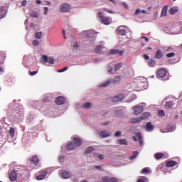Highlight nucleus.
Returning a JSON list of instances; mask_svg holds the SVG:
<instances>
[{
    "mask_svg": "<svg viewBox=\"0 0 182 182\" xmlns=\"http://www.w3.org/2000/svg\"><path fill=\"white\" fill-rule=\"evenodd\" d=\"M105 12H108V14H113V11L110 10H107V9H102Z\"/></svg>",
    "mask_w": 182,
    "mask_h": 182,
    "instance_id": "obj_55",
    "label": "nucleus"
},
{
    "mask_svg": "<svg viewBox=\"0 0 182 182\" xmlns=\"http://www.w3.org/2000/svg\"><path fill=\"white\" fill-rule=\"evenodd\" d=\"M141 12V11L140 9H136L134 14V15H139V14H140Z\"/></svg>",
    "mask_w": 182,
    "mask_h": 182,
    "instance_id": "obj_53",
    "label": "nucleus"
},
{
    "mask_svg": "<svg viewBox=\"0 0 182 182\" xmlns=\"http://www.w3.org/2000/svg\"><path fill=\"white\" fill-rule=\"evenodd\" d=\"M174 104H173V102L170 101V102H166L165 104V109H171V107H173Z\"/></svg>",
    "mask_w": 182,
    "mask_h": 182,
    "instance_id": "obj_27",
    "label": "nucleus"
},
{
    "mask_svg": "<svg viewBox=\"0 0 182 182\" xmlns=\"http://www.w3.org/2000/svg\"><path fill=\"white\" fill-rule=\"evenodd\" d=\"M49 101V99L48 98V97H46V98H44L43 100V103H46L47 102H48Z\"/></svg>",
    "mask_w": 182,
    "mask_h": 182,
    "instance_id": "obj_59",
    "label": "nucleus"
},
{
    "mask_svg": "<svg viewBox=\"0 0 182 182\" xmlns=\"http://www.w3.org/2000/svg\"><path fill=\"white\" fill-rule=\"evenodd\" d=\"M4 63H5V61H0V75L1 73H4Z\"/></svg>",
    "mask_w": 182,
    "mask_h": 182,
    "instance_id": "obj_35",
    "label": "nucleus"
},
{
    "mask_svg": "<svg viewBox=\"0 0 182 182\" xmlns=\"http://www.w3.org/2000/svg\"><path fill=\"white\" fill-rule=\"evenodd\" d=\"M146 132H153V130H154V126H153V124H151V122L146 123Z\"/></svg>",
    "mask_w": 182,
    "mask_h": 182,
    "instance_id": "obj_18",
    "label": "nucleus"
},
{
    "mask_svg": "<svg viewBox=\"0 0 182 182\" xmlns=\"http://www.w3.org/2000/svg\"><path fill=\"white\" fill-rule=\"evenodd\" d=\"M30 161L31 164H33V166H38V164H39V158H38L37 156H33L30 159Z\"/></svg>",
    "mask_w": 182,
    "mask_h": 182,
    "instance_id": "obj_13",
    "label": "nucleus"
},
{
    "mask_svg": "<svg viewBox=\"0 0 182 182\" xmlns=\"http://www.w3.org/2000/svg\"><path fill=\"white\" fill-rule=\"evenodd\" d=\"M154 157H155L156 160H160L161 159H163V157H164V154L156 153L154 154Z\"/></svg>",
    "mask_w": 182,
    "mask_h": 182,
    "instance_id": "obj_26",
    "label": "nucleus"
},
{
    "mask_svg": "<svg viewBox=\"0 0 182 182\" xmlns=\"http://www.w3.org/2000/svg\"><path fill=\"white\" fill-rule=\"evenodd\" d=\"M133 110H134V114L139 115V114H141V113H143L144 108H143V106L137 105L133 107Z\"/></svg>",
    "mask_w": 182,
    "mask_h": 182,
    "instance_id": "obj_6",
    "label": "nucleus"
},
{
    "mask_svg": "<svg viewBox=\"0 0 182 182\" xmlns=\"http://www.w3.org/2000/svg\"><path fill=\"white\" fill-rule=\"evenodd\" d=\"M5 58L6 55H5V53L2 52V51H0V62H5Z\"/></svg>",
    "mask_w": 182,
    "mask_h": 182,
    "instance_id": "obj_32",
    "label": "nucleus"
},
{
    "mask_svg": "<svg viewBox=\"0 0 182 182\" xmlns=\"http://www.w3.org/2000/svg\"><path fill=\"white\" fill-rule=\"evenodd\" d=\"M109 53L110 55H119V56H122L124 52L122 50L112 49L110 50Z\"/></svg>",
    "mask_w": 182,
    "mask_h": 182,
    "instance_id": "obj_17",
    "label": "nucleus"
},
{
    "mask_svg": "<svg viewBox=\"0 0 182 182\" xmlns=\"http://www.w3.org/2000/svg\"><path fill=\"white\" fill-rule=\"evenodd\" d=\"M168 71L166 70V68H160L157 71V75L158 77H160L161 79H163V77H166L167 76V73Z\"/></svg>",
    "mask_w": 182,
    "mask_h": 182,
    "instance_id": "obj_3",
    "label": "nucleus"
},
{
    "mask_svg": "<svg viewBox=\"0 0 182 182\" xmlns=\"http://www.w3.org/2000/svg\"><path fill=\"white\" fill-rule=\"evenodd\" d=\"M119 136H122V132L118 131L115 133V137H119Z\"/></svg>",
    "mask_w": 182,
    "mask_h": 182,
    "instance_id": "obj_52",
    "label": "nucleus"
},
{
    "mask_svg": "<svg viewBox=\"0 0 182 182\" xmlns=\"http://www.w3.org/2000/svg\"><path fill=\"white\" fill-rule=\"evenodd\" d=\"M91 107H92V103L90 102H86L83 105V107H85V109H90Z\"/></svg>",
    "mask_w": 182,
    "mask_h": 182,
    "instance_id": "obj_37",
    "label": "nucleus"
},
{
    "mask_svg": "<svg viewBox=\"0 0 182 182\" xmlns=\"http://www.w3.org/2000/svg\"><path fill=\"white\" fill-rule=\"evenodd\" d=\"M137 156H139V151H135L133 152V155L129 157L130 160H134V159H136V157H137Z\"/></svg>",
    "mask_w": 182,
    "mask_h": 182,
    "instance_id": "obj_33",
    "label": "nucleus"
},
{
    "mask_svg": "<svg viewBox=\"0 0 182 182\" xmlns=\"http://www.w3.org/2000/svg\"><path fill=\"white\" fill-rule=\"evenodd\" d=\"M48 175V171L46 170H41L38 172V176H36V180H43Z\"/></svg>",
    "mask_w": 182,
    "mask_h": 182,
    "instance_id": "obj_4",
    "label": "nucleus"
},
{
    "mask_svg": "<svg viewBox=\"0 0 182 182\" xmlns=\"http://www.w3.org/2000/svg\"><path fill=\"white\" fill-rule=\"evenodd\" d=\"M149 173H150V168H144L141 171V174H149Z\"/></svg>",
    "mask_w": 182,
    "mask_h": 182,
    "instance_id": "obj_31",
    "label": "nucleus"
},
{
    "mask_svg": "<svg viewBox=\"0 0 182 182\" xmlns=\"http://www.w3.org/2000/svg\"><path fill=\"white\" fill-rule=\"evenodd\" d=\"M30 76H35V75L38 74V71H29Z\"/></svg>",
    "mask_w": 182,
    "mask_h": 182,
    "instance_id": "obj_45",
    "label": "nucleus"
},
{
    "mask_svg": "<svg viewBox=\"0 0 182 182\" xmlns=\"http://www.w3.org/2000/svg\"><path fill=\"white\" fill-rule=\"evenodd\" d=\"M159 16V12L154 13L153 18L154 19H157V17Z\"/></svg>",
    "mask_w": 182,
    "mask_h": 182,
    "instance_id": "obj_54",
    "label": "nucleus"
},
{
    "mask_svg": "<svg viewBox=\"0 0 182 182\" xmlns=\"http://www.w3.org/2000/svg\"><path fill=\"white\" fill-rule=\"evenodd\" d=\"M168 6H164L163 8H162V10H161V16H167V9H168Z\"/></svg>",
    "mask_w": 182,
    "mask_h": 182,
    "instance_id": "obj_22",
    "label": "nucleus"
},
{
    "mask_svg": "<svg viewBox=\"0 0 182 182\" xmlns=\"http://www.w3.org/2000/svg\"><path fill=\"white\" fill-rule=\"evenodd\" d=\"M36 39H41L42 38V32H38L35 34Z\"/></svg>",
    "mask_w": 182,
    "mask_h": 182,
    "instance_id": "obj_38",
    "label": "nucleus"
},
{
    "mask_svg": "<svg viewBox=\"0 0 182 182\" xmlns=\"http://www.w3.org/2000/svg\"><path fill=\"white\" fill-rule=\"evenodd\" d=\"M30 16L31 18H38V13L32 12V13L30 14Z\"/></svg>",
    "mask_w": 182,
    "mask_h": 182,
    "instance_id": "obj_43",
    "label": "nucleus"
},
{
    "mask_svg": "<svg viewBox=\"0 0 182 182\" xmlns=\"http://www.w3.org/2000/svg\"><path fill=\"white\" fill-rule=\"evenodd\" d=\"M141 39H144L145 42H149V38L146 36L141 37Z\"/></svg>",
    "mask_w": 182,
    "mask_h": 182,
    "instance_id": "obj_57",
    "label": "nucleus"
},
{
    "mask_svg": "<svg viewBox=\"0 0 182 182\" xmlns=\"http://www.w3.org/2000/svg\"><path fill=\"white\" fill-rule=\"evenodd\" d=\"M95 168H97L98 170H100L102 168V167H100V166H95Z\"/></svg>",
    "mask_w": 182,
    "mask_h": 182,
    "instance_id": "obj_63",
    "label": "nucleus"
},
{
    "mask_svg": "<svg viewBox=\"0 0 182 182\" xmlns=\"http://www.w3.org/2000/svg\"><path fill=\"white\" fill-rule=\"evenodd\" d=\"M26 4H28V1L26 0H23L22 1V6H25V5H26Z\"/></svg>",
    "mask_w": 182,
    "mask_h": 182,
    "instance_id": "obj_60",
    "label": "nucleus"
},
{
    "mask_svg": "<svg viewBox=\"0 0 182 182\" xmlns=\"http://www.w3.org/2000/svg\"><path fill=\"white\" fill-rule=\"evenodd\" d=\"M97 159H99V160H103V159H105V156H103V154H99L97 156Z\"/></svg>",
    "mask_w": 182,
    "mask_h": 182,
    "instance_id": "obj_51",
    "label": "nucleus"
},
{
    "mask_svg": "<svg viewBox=\"0 0 182 182\" xmlns=\"http://www.w3.org/2000/svg\"><path fill=\"white\" fill-rule=\"evenodd\" d=\"M113 69H114L113 67H110L108 68V72L109 73H112V72H113Z\"/></svg>",
    "mask_w": 182,
    "mask_h": 182,
    "instance_id": "obj_58",
    "label": "nucleus"
},
{
    "mask_svg": "<svg viewBox=\"0 0 182 182\" xmlns=\"http://www.w3.org/2000/svg\"><path fill=\"white\" fill-rule=\"evenodd\" d=\"M98 18H100V22L104 25H110V23H112V18L105 16L102 11L98 13Z\"/></svg>",
    "mask_w": 182,
    "mask_h": 182,
    "instance_id": "obj_1",
    "label": "nucleus"
},
{
    "mask_svg": "<svg viewBox=\"0 0 182 182\" xmlns=\"http://www.w3.org/2000/svg\"><path fill=\"white\" fill-rule=\"evenodd\" d=\"M123 99H124V95L119 94L113 97L112 102L114 103H117V102H122V100H123Z\"/></svg>",
    "mask_w": 182,
    "mask_h": 182,
    "instance_id": "obj_10",
    "label": "nucleus"
},
{
    "mask_svg": "<svg viewBox=\"0 0 182 182\" xmlns=\"http://www.w3.org/2000/svg\"><path fill=\"white\" fill-rule=\"evenodd\" d=\"M58 160L60 163H63V160H65V156H60L58 157Z\"/></svg>",
    "mask_w": 182,
    "mask_h": 182,
    "instance_id": "obj_50",
    "label": "nucleus"
},
{
    "mask_svg": "<svg viewBox=\"0 0 182 182\" xmlns=\"http://www.w3.org/2000/svg\"><path fill=\"white\" fill-rule=\"evenodd\" d=\"M77 48H79V45L77 44V43H74L73 44L74 50H77Z\"/></svg>",
    "mask_w": 182,
    "mask_h": 182,
    "instance_id": "obj_48",
    "label": "nucleus"
},
{
    "mask_svg": "<svg viewBox=\"0 0 182 182\" xmlns=\"http://www.w3.org/2000/svg\"><path fill=\"white\" fill-rule=\"evenodd\" d=\"M60 12H69L70 11V6L68 4H63L60 6Z\"/></svg>",
    "mask_w": 182,
    "mask_h": 182,
    "instance_id": "obj_7",
    "label": "nucleus"
},
{
    "mask_svg": "<svg viewBox=\"0 0 182 182\" xmlns=\"http://www.w3.org/2000/svg\"><path fill=\"white\" fill-rule=\"evenodd\" d=\"M101 51H102V47H101V46L97 47V48H96V50H95L96 53H100Z\"/></svg>",
    "mask_w": 182,
    "mask_h": 182,
    "instance_id": "obj_46",
    "label": "nucleus"
},
{
    "mask_svg": "<svg viewBox=\"0 0 182 182\" xmlns=\"http://www.w3.org/2000/svg\"><path fill=\"white\" fill-rule=\"evenodd\" d=\"M98 134L102 139H106V137H109L110 136V133L106 130L100 131L98 132Z\"/></svg>",
    "mask_w": 182,
    "mask_h": 182,
    "instance_id": "obj_9",
    "label": "nucleus"
},
{
    "mask_svg": "<svg viewBox=\"0 0 182 182\" xmlns=\"http://www.w3.org/2000/svg\"><path fill=\"white\" fill-rule=\"evenodd\" d=\"M163 58V52L161 50H157L156 53L154 55V59H161Z\"/></svg>",
    "mask_w": 182,
    "mask_h": 182,
    "instance_id": "obj_20",
    "label": "nucleus"
},
{
    "mask_svg": "<svg viewBox=\"0 0 182 182\" xmlns=\"http://www.w3.org/2000/svg\"><path fill=\"white\" fill-rule=\"evenodd\" d=\"M124 28H127V27L124 26H120L119 27L117 28V31L119 35H122V36L126 35L127 32Z\"/></svg>",
    "mask_w": 182,
    "mask_h": 182,
    "instance_id": "obj_11",
    "label": "nucleus"
},
{
    "mask_svg": "<svg viewBox=\"0 0 182 182\" xmlns=\"http://www.w3.org/2000/svg\"><path fill=\"white\" fill-rule=\"evenodd\" d=\"M56 105H60L65 103V98L63 97H58L55 100Z\"/></svg>",
    "mask_w": 182,
    "mask_h": 182,
    "instance_id": "obj_14",
    "label": "nucleus"
},
{
    "mask_svg": "<svg viewBox=\"0 0 182 182\" xmlns=\"http://www.w3.org/2000/svg\"><path fill=\"white\" fill-rule=\"evenodd\" d=\"M137 182H149V178L146 176H141L138 180Z\"/></svg>",
    "mask_w": 182,
    "mask_h": 182,
    "instance_id": "obj_29",
    "label": "nucleus"
},
{
    "mask_svg": "<svg viewBox=\"0 0 182 182\" xmlns=\"http://www.w3.org/2000/svg\"><path fill=\"white\" fill-rule=\"evenodd\" d=\"M102 182H117V179L114 178H109L107 176H105L102 179Z\"/></svg>",
    "mask_w": 182,
    "mask_h": 182,
    "instance_id": "obj_19",
    "label": "nucleus"
},
{
    "mask_svg": "<svg viewBox=\"0 0 182 182\" xmlns=\"http://www.w3.org/2000/svg\"><path fill=\"white\" fill-rule=\"evenodd\" d=\"M140 122H141V119L140 117L132 118L130 119V123L137 124L140 123Z\"/></svg>",
    "mask_w": 182,
    "mask_h": 182,
    "instance_id": "obj_25",
    "label": "nucleus"
},
{
    "mask_svg": "<svg viewBox=\"0 0 182 182\" xmlns=\"http://www.w3.org/2000/svg\"><path fill=\"white\" fill-rule=\"evenodd\" d=\"M178 12V8L177 7H172L169 10L170 15H174V14H177Z\"/></svg>",
    "mask_w": 182,
    "mask_h": 182,
    "instance_id": "obj_24",
    "label": "nucleus"
},
{
    "mask_svg": "<svg viewBox=\"0 0 182 182\" xmlns=\"http://www.w3.org/2000/svg\"><path fill=\"white\" fill-rule=\"evenodd\" d=\"M33 46H38V45H39V41H38L36 39L33 40Z\"/></svg>",
    "mask_w": 182,
    "mask_h": 182,
    "instance_id": "obj_47",
    "label": "nucleus"
},
{
    "mask_svg": "<svg viewBox=\"0 0 182 182\" xmlns=\"http://www.w3.org/2000/svg\"><path fill=\"white\" fill-rule=\"evenodd\" d=\"M9 133H10L11 137H14L15 136V129H14L13 127H11L9 130Z\"/></svg>",
    "mask_w": 182,
    "mask_h": 182,
    "instance_id": "obj_36",
    "label": "nucleus"
},
{
    "mask_svg": "<svg viewBox=\"0 0 182 182\" xmlns=\"http://www.w3.org/2000/svg\"><path fill=\"white\" fill-rule=\"evenodd\" d=\"M118 144H123L124 146H127V141L126 139H118Z\"/></svg>",
    "mask_w": 182,
    "mask_h": 182,
    "instance_id": "obj_30",
    "label": "nucleus"
},
{
    "mask_svg": "<svg viewBox=\"0 0 182 182\" xmlns=\"http://www.w3.org/2000/svg\"><path fill=\"white\" fill-rule=\"evenodd\" d=\"M123 64L122 63H119L117 65H115L114 67V71L117 72V70H119V69H121V68H122Z\"/></svg>",
    "mask_w": 182,
    "mask_h": 182,
    "instance_id": "obj_34",
    "label": "nucleus"
},
{
    "mask_svg": "<svg viewBox=\"0 0 182 182\" xmlns=\"http://www.w3.org/2000/svg\"><path fill=\"white\" fill-rule=\"evenodd\" d=\"M41 0H36V4H37V5H39L41 4Z\"/></svg>",
    "mask_w": 182,
    "mask_h": 182,
    "instance_id": "obj_64",
    "label": "nucleus"
},
{
    "mask_svg": "<svg viewBox=\"0 0 182 182\" xmlns=\"http://www.w3.org/2000/svg\"><path fill=\"white\" fill-rule=\"evenodd\" d=\"M48 60H49V58H48L47 55H43L41 58V63H48Z\"/></svg>",
    "mask_w": 182,
    "mask_h": 182,
    "instance_id": "obj_28",
    "label": "nucleus"
},
{
    "mask_svg": "<svg viewBox=\"0 0 182 182\" xmlns=\"http://www.w3.org/2000/svg\"><path fill=\"white\" fill-rule=\"evenodd\" d=\"M9 178L11 181H16L18 178V173L16 171L13 170L10 172Z\"/></svg>",
    "mask_w": 182,
    "mask_h": 182,
    "instance_id": "obj_8",
    "label": "nucleus"
},
{
    "mask_svg": "<svg viewBox=\"0 0 182 182\" xmlns=\"http://www.w3.org/2000/svg\"><path fill=\"white\" fill-rule=\"evenodd\" d=\"M122 5H123V6H124V8H126L127 9L129 8V7L127 6V4L126 3H123Z\"/></svg>",
    "mask_w": 182,
    "mask_h": 182,
    "instance_id": "obj_62",
    "label": "nucleus"
},
{
    "mask_svg": "<svg viewBox=\"0 0 182 182\" xmlns=\"http://www.w3.org/2000/svg\"><path fill=\"white\" fill-rule=\"evenodd\" d=\"M48 7H44V11H45L44 15H46V14H48Z\"/></svg>",
    "mask_w": 182,
    "mask_h": 182,
    "instance_id": "obj_61",
    "label": "nucleus"
},
{
    "mask_svg": "<svg viewBox=\"0 0 182 182\" xmlns=\"http://www.w3.org/2000/svg\"><path fill=\"white\" fill-rule=\"evenodd\" d=\"M150 116H151L149 112H144L141 117H140V119L141 120H146V119H149V117H150Z\"/></svg>",
    "mask_w": 182,
    "mask_h": 182,
    "instance_id": "obj_21",
    "label": "nucleus"
},
{
    "mask_svg": "<svg viewBox=\"0 0 182 182\" xmlns=\"http://www.w3.org/2000/svg\"><path fill=\"white\" fill-rule=\"evenodd\" d=\"M66 149L68 151H70L72 150H75V149H76V146L73 142H70L67 144Z\"/></svg>",
    "mask_w": 182,
    "mask_h": 182,
    "instance_id": "obj_16",
    "label": "nucleus"
},
{
    "mask_svg": "<svg viewBox=\"0 0 182 182\" xmlns=\"http://www.w3.org/2000/svg\"><path fill=\"white\" fill-rule=\"evenodd\" d=\"M174 56H176V53H169L166 54L167 58H174Z\"/></svg>",
    "mask_w": 182,
    "mask_h": 182,
    "instance_id": "obj_44",
    "label": "nucleus"
},
{
    "mask_svg": "<svg viewBox=\"0 0 182 182\" xmlns=\"http://www.w3.org/2000/svg\"><path fill=\"white\" fill-rule=\"evenodd\" d=\"M121 79H122V76L117 75L114 78L112 81L108 80L101 84L100 86L101 87H107V86H109V85H110L112 82L114 83V85H116V83H119V82H120Z\"/></svg>",
    "mask_w": 182,
    "mask_h": 182,
    "instance_id": "obj_2",
    "label": "nucleus"
},
{
    "mask_svg": "<svg viewBox=\"0 0 182 182\" xmlns=\"http://www.w3.org/2000/svg\"><path fill=\"white\" fill-rule=\"evenodd\" d=\"M73 144L75 146V147H79L82 146V139H80V138L79 137H74Z\"/></svg>",
    "mask_w": 182,
    "mask_h": 182,
    "instance_id": "obj_12",
    "label": "nucleus"
},
{
    "mask_svg": "<svg viewBox=\"0 0 182 182\" xmlns=\"http://www.w3.org/2000/svg\"><path fill=\"white\" fill-rule=\"evenodd\" d=\"M132 139L134 141H137L138 140L140 146H143V136H141V133L137 132L136 136H133Z\"/></svg>",
    "mask_w": 182,
    "mask_h": 182,
    "instance_id": "obj_5",
    "label": "nucleus"
},
{
    "mask_svg": "<svg viewBox=\"0 0 182 182\" xmlns=\"http://www.w3.org/2000/svg\"><path fill=\"white\" fill-rule=\"evenodd\" d=\"M174 166H177V161H167L166 162V167H174Z\"/></svg>",
    "mask_w": 182,
    "mask_h": 182,
    "instance_id": "obj_15",
    "label": "nucleus"
},
{
    "mask_svg": "<svg viewBox=\"0 0 182 182\" xmlns=\"http://www.w3.org/2000/svg\"><path fill=\"white\" fill-rule=\"evenodd\" d=\"M91 151H93V147L90 146L85 149V154H87L88 153H90Z\"/></svg>",
    "mask_w": 182,
    "mask_h": 182,
    "instance_id": "obj_40",
    "label": "nucleus"
},
{
    "mask_svg": "<svg viewBox=\"0 0 182 182\" xmlns=\"http://www.w3.org/2000/svg\"><path fill=\"white\" fill-rule=\"evenodd\" d=\"M144 58L146 60H149V59H150V57L147 55V54H144Z\"/></svg>",
    "mask_w": 182,
    "mask_h": 182,
    "instance_id": "obj_56",
    "label": "nucleus"
},
{
    "mask_svg": "<svg viewBox=\"0 0 182 182\" xmlns=\"http://www.w3.org/2000/svg\"><path fill=\"white\" fill-rule=\"evenodd\" d=\"M149 66H154V65H156V60H153V59H150L148 62Z\"/></svg>",
    "mask_w": 182,
    "mask_h": 182,
    "instance_id": "obj_39",
    "label": "nucleus"
},
{
    "mask_svg": "<svg viewBox=\"0 0 182 182\" xmlns=\"http://www.w3.org/2000/svg\"><path fill=\"white\" fill-rule=\"evenodd\" d=\"M53 62H55V60L53 59V58H48V63H50V65H53Z\"/></svg>",
    "mask_w": 182,
    "mask_h": 182,
    "instance_id": "obj_49",
    "label": "nucleus"
},
{
    "mask_svg": "<svg viewBox=\"0 0 182 182\" xmlns=\"http://www.w3.org/2000/svg\"><path fill=\"white\" fill-rule=\"evenodd\" d=\"M68 69H69V68L65 67V68H63V69L58 70V73H63V72H66V70H68Z\"/></svg>",
    "mask_w": 182,
    "mask_h": 182,
    "instance_id": "obj_42",
    "label": "nucleus"
},
{
    "mask_svg": "<svg viewBox=\"0 0 182 182\" xmlns=\"http://www.w3.org/2000/svg\"><path fill=\"white\" fill-rule=\"evenodd\" d=\"M158 114H159V116H160L161 117H164V116H165L164 110H159V111L158 112Z\"/></svg>",
    "mask_w": 182,
    "mask_h": 182,
    "instance_id": "obj_41",
    "label": "nucleus"
},
{
    "mask_svg": "<svg viewBox=\"0 0 182 182\" xmlns=\"http://www.w3.org/2000/svg\"><path fill=\"white\" fill-rule=\"evenodd\" d=\"M63 178H69L70 177V173L68 171H63L61 173Z\"/></svg>",
    "mask_w": 182,
    "mask_h": 182,
    "instance_id": "obj_23",
    "label": "nucleus"
}]
</instances>
